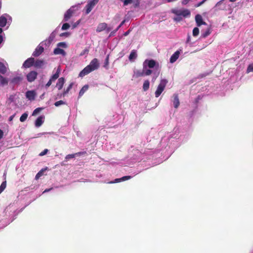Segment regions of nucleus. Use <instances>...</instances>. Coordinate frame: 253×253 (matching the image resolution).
<instances>
[{"label": "nucleus", "instance_id": "obj_1", "mask_svg": "<svg viewBox=\"0 0 253 253\" xmlns=\"http://www.w3.org/2000/svg\"><path fill=\"white\" fill-rule=\"evenodd\" d=\"M179 129L175 127L172 132H168L163 137H162L158 147L148 148L147 151H145L142 153L138 150L134 152L133 156L126 160V166H129L133 165L136 162H139L141 160L146 159H150V155H154L156 151H160L163 149H166L167 151L169 149H170V152L173 151L177 147L175 144L176 140L179 138Z\"/></svg>", "mask_w": 253, "mask_h": 253}, {"label": "nucleus", "instance_id": "obj_2", "mask_svg": "<svg viewBox=\"0 0 253 253\" xmlns=\"http://www.w3.org/2000/svg\"><path fill=\"white\" fill-rule=\"evenodd\" d=\"M99 67V63L97 59L94 58L89 64L86 66L79 74V77H83L90 72L96 70Z\"/></svg>", "mask_w": 253, "mask_h": 253}, {"label": "nucleus", "instance_id": "obj_3", "mask_svg": "<svg viewBox=\"0 0 253 253\" xmlns=\"http://www.w3.org/2000/svg\"><path fill=\"white\" fill-rule=\"evenodd\" d=\"M12 21V17L7 13H4L0 16V27H5L7 29Z\"/></svg>", "mask_w": 253, "mask_h": 253}, {"label": "nucleus", "instance_id": "obj_4", "mask_svg": "<svg viewBox=\"0 0 253 253\" xmlns=\"http://www.w3.org/2000/svg\"><path fill=\"white\" fill-rule=\"evenodd\" d=\"M80 4L72 6L68 9L64 13V17L62 22H67L72 16L73 14L75 11L78 10Z\"/></svg>", "mask_w": 253, "mask_h": 253}, {"label": "nucleus", "instance_id": "obj_5", "mask_svg": "<svg viewBox=\"0 0 253 253\" xmlns=\"http://www.w3.org/2000/svg\"><path fill=\"white\" fill-rule=\"evenodd\" d=\"M143 66L146 70H151L154 68L159 67V63L152 59H146L143 63Z\"/></svg>", "mask_w": 253, "mask_h": 253}, {"label": "nucleus", "instance_id": "obj_6", "mask_svg": "<svg viewBox=\"0 0 253 253\" xmlns=\"http://www.w3.org/2000/svg\"><path fill=\"white\" fill-rule=\"evenodd\" d=\"M167 83L168 81L165 79H162L161 80L160 83L158 85L155 93V96L156 97H158L161 94L162 92L164 91Z\"/></svg>", "mask_w": 253, "mask_h": 253}, {"label": "nucleus", "instance_id": "obj_7", "mask_svg": "<svg viewBox=\"0 0 253 253\" xmlns=\"http://www.w3.org/2000/svg\"><path fill=\"white\" fill-rule=\"evenodd\" d=\"M152 73V70H146L143 67L142 70H137L134 72V76L136 78H138L145 76H149L151 75Z\"/></svg>", "mask_w": 253, "mask_h": 253}, {"label": "nucleus", "instance_id": "obj_8", "mask_svg": "<svg viewBox=\"0 0 253 253\" xmlns=\"http://www.w3.org/2000/svg\"><path fill=\"white\" fill-rule=\"evenodd\" d=\"M172 12L177 16H182L184 17H186L190 15V12L187 9H173Z\"/></svg>", "mask_w": 253, "mask_h": 253}, {"label": "nucleus", "instance_id": "obj_9", "mask_svg": "<svg viewBox=\"0 0 253 253\" xmlns=\"http://www.w3.org/2000/svg\"><path fill=\"white\" fill-rule=\"evenodd\" d=\"M43 45V42H41L36 48L35 51L32 53V55L34 57H38L40 56L44 51Z\"/></svg>", "mask_w": 253, "mask_h": 253}, {"label": "nucleus", "instance_id": "obj_10", "mask_svg": "<svg viewBox=\"0 0 253 253\" xmlns=\"http://www.w3.org/2000/svg\"><path fill=\"white\" fill-rule=\"evenodd\" d=\"M60 72V70L58 68L56 73L54 74L53 75L51 76L50 79L48 81V82L46 83V84L45 85V88H48L50 86L52 83L54 81H55L56 80H57L59 76V73Z\"/></svg>", "mask_w": 253, "mask_h": 253}, {"label": "nucleus", "instance_id": "obj_11", "mask_svg": "<svg viewBox=\"0 0 253 253\" xmlns=\"http://www.w3.org/2000/svg\"><path fill=\"white\" fill-rule=\"evenodd\" d=\"M99 0H90L88 1L86 5L85 13L88 14L92 9L93 7L97 3Z\"/></svg>", "mask_w": 253, "mask_h": 253}, {"label": "nucleus", "instance_id": "obj_12", "mask_svg": "<svg viewBox=\"0 0 253 253\" xmlns=\"http://www.w3.org/2000/svg\"><path fill=\"white\" fill-rule=\"evenodd\" d=\"M38 76V73L35 71L30 72L26 76V78L29 82H32L35 80Z\"/></svg>", "mask_w": 253, "mask_h": 253}, {"label": "nucleus", "instance_id": "obj_13", "mask_svg": "<svg viewBox=\"0 0 253 253\" xmlns=\"http://www.w3.org/2000/svg\"><path fill=\"white\" fill-rule=\"evenodd\" d=\"M34 61L35 59L33 57H30L24 62L22 67L24 68H30L34 65Z\"/></svg>", "mask_w": 253, "mask_h": 253}, {"label": "nucleus", "instance_id": "obj_14", "mask_svg": "<svg viewBox=\"0 0 253 253\" xmlns=\"http://www.w3.org/2000/svg\"><path fill=\"white\" fill-rule=\"evenodd\" d=\"M22 80L23 77L22 76H17L10 80V84L13 85H19Z\"/></svg>", "mask_w": 253, "mask_h": 253}, {"label": "nucleus", "instance_id": "obj_15", "mask_svg": "<svg viewBox=\"0 0 253 253\" xmlns=\"http://www.w3.org/2000/svg\"><path fill=\"white\" fill-rule=\"evenodd\" d=\"M132 177H133L132 176H130V175L124 176L122 177L121 178H116L113 181H111L109 182L108 183H110V184L118 183V182H120L122 181H124L126 180H129V179H131Z\"/></svg>", "mask_w": 253, "mask_h": 253}, {"label": "nucleus", "instance_id": "obj_16", "mask_svg": "<svg viewBox=\"0 0 253 253\" xmlns=\"http://www.w3.org/2000/svg\"><path fill=\"white\" fill-rule=\"evenodd\" d=\"M195 21L198 27L202 25H207V23L203 21V17L200 14H197L195 16Z\"/></svg>", "mask_w": 253, "mask_h": 253}, {"label": "nucleus", "instance_id": "obj_17", "mask_svg": "<svg viewBox=\"0 0 253 253\" xmlns=\"http://www.w3.org/2000/svg\"><path fill=\"white\" fill-rule=\"evenodd\" d=\"M36 93L34 90H28L26 92V98L30 101L35 100Z\"/></svg>", "mask_w": 253, "mask_h": 253}, {"label": "nucleus", "instance_id": "obj_18", "mask_svg": "<svg viewBox=\"0 0 253 253\" xmlns=\"http://www.w3.org/2000/svg\"><path fill=\"white\" fill-rule=\"evenodd\" d=\"M180 51L181 50H177L173 54H172V55L170 57V63H173L177 60L180 54Z\"/></svg>", "mask_w": 253, "mask_h": 253}, {"label": "nucleus", "instance_id": "obj_19", "mask_svg": "<svg viewBox=\"0 0 253 253\" xmlns=\"http://www.w3.org/2000/svg\"><path fill=\"white\" fill-rule=\"evenodd\" d=\"M44 116L38 117L35 121V125L37 127H40L44 122Z\"/></svg>", "mask_w": 253, "mask_h": 253}, {"label": "nucleus", "instance_id": "obj_20", "mask_svg": "<svg viewBox=\"0 0 253 253\" xmlns=\"http://www.w3.org/2000/svg\"><path fill=\"white\" fill-rule=\"evenodd\" d=\"M85 153V152H80L78 153H76L75 154H68L65 157V160L67 161L68 160L75 158L76 157L80 156L82 154Z\"/></svg>", "mask_w": 253, "mask_h": 253}, {"label": "nucleus", "instance_id": "obj_21", "mask_svg": "<svg viewBox=\"0 0 253 253\" xmlns=\"http://www.w3.org/2000/svg\"><path fill=\"white\" fill-rule=\"evenodd\" d=\"M60 28V25L58 26L56 29L50 34L48 38V40L50 41L51 42L54 39L56 34L57 33L59 29Z\"/></svg>", "mask_w": 253, "mask_h": 253}, {"label": "nucleus", "instance_id": "obj_22", "mask_svg": "<svg viewBox=\"0 0 253 253\" xmlns=\"http://www.w3.org/2000/svg\"><path fill=\"white\" fill-rule=\"evenodd\" d=\"M65 79L63 77L58 79L56 86L59 90L62 88L65 83Z\"/></svg>", "mask_w": 253, "mask_h": 253}, {"label": "nucleus", "instance_id": "obj_23", "mask_svg": "<svg viewBox=\"0 0 253 253\" xmlns=\"http://www.w3.org/2000/svg\"><path fill=\"white\" fill-rule=\"evenodd\" d=\"M137 57V51L136 50L133 49L131 51L129 55L128 59L130 61L133 62Z\"/></svg>", "mask_w": 253, "mask_h": 253}, {"label": "nucleus", "instance_id": "obj_24", "mask_svg": "<svg viewBox=\"0 0 253 253\" xmlns=\"http://www.w3.org/2000/svg\"><path fill=\"white\" fill-rule=\"evenodd\" d=\"M107 27V25L105 23H101L98 24L97 29L96 32L98 33L101 32L104 30H105Z\"/></svg>", "mask_w": 253, "mask_h": 253}, {"label": "nucleus", "instance_id": "obj_25", "mask_svg": "<svg viewBox=\"0 0 253 253\" xmlns=\"http://www.w3.org/2000/svg\"><path fill=\"white\" fill-rule=\"evenodd\" d=\"M173 100L172 101L173 106L175 108H177L179 105V101L178 95L174 94L173 95Z\"/></svg>", "mask_w": 253, "mask_h": 253}, {"label": "nucleus", "instance_id": "obj_26", "mask_svg": "<svg viewBox=\"0 0 253 253\" xmlns=\"http://www.w3.org/2000/svg\"><path fill=\"white\" fill-rule=\"evenodd\" d=\"M53 53L54 54H61L63 56L66 55V52L62 49L59 47L55 48L53 50Z\"/></svg>", "mask_w": 253, "mask_h": 253}, {"label": "nucleus", "instance_id": "obj_27", "mask_svg": "<svg viewBox=\"0 0 253 253\" xmlns=\"http://www.w3.org/2000/svg\"><path fill=\"white\" fill-rule=\"evenodd\" d=\"M8 83V80L0 75V85L4 86Z\"/></svg>", "mask_w": 253, "mask_h": 253}, {"label": "nucleus", "instance_id": "obj_28", "mask_svg": "<svg viewBox=\"0 0 253 253\" xmlns=\"http://www.w3.org/2000/svg\"><path fill=\"white\" fill-rule=\"evenodd\" d=\"M44 61L43 60L38 59L36 61H34V66L37 68H40L43 66Z\"/></svg>", "mask_w": 253, "mask_h": 253}, {"label": "nucleus", "instance_id": "obj_29", "mask_svg": "<svg viewBox=\"0 0 253 253\" xmlns=\"http://www.w3.org/2000/svg\"><path fill=\"white\" fill-rule=\"evenodd\" d=\"M88 85L87 84L84 85L80 90L79 93V97H81L83 95L84 92L88 89Z\"/></svg>", "mask_w": 253, "mask_h": 253}, {"label": "nucleus", "instance_id": "obj_30", "mask_svg": "<svg viewBox=\"0 0 253 253\" xmlns=\"http://www.w3.org/2000/svg\"><path fill=\"white\" fill-rule=\"evenodd\" d=\"M6 72V68L4 64L0 61V73L5 74Z\"/></svg>", "mask_w": 253, "mask_h": 253}, {"label": "nucleus", "instance_id": "obj_31", "mask_svg": "<svg viewBox=\"0 0 253 253\" xmlns=\"http://www.w3.org/2000/svg\"><path fill=\"white\" fill-rule=\"evenodd\" d=\"M211 33L210 29H207L206 31H201V37L202 38H206Z\"/></svg>", "mask_w": 253, "mask_h": 253}, {"label": "nucleus", "instance_id": "obj_32", "mask_svg": "<svg viewBox=\"0 0 253 253\" xmlns=\"http://www.w3.org/2000/svg\"><path fill=\"white\" fill-rule=\"evenodd\" d=\"M150 85V82L148 80H145L143 84V89L144 91L148 90Z\"/></svg>", "mask_w": 253, "mask_h": 253}, {"label": "nucleus", "instance_id": "obj_33", "mask_svg": "<svg viewBox=\"0 0 253 253\" xmlns=\"http://www.w3.org/2000/svg\"><path fill=\"white\" fill-rule=\"evenodd\" d=\"M126 22V19H124L123 20L120 25L117 27V28L114 30L113 32H112L110 34V36L113 35L114 33H115L117 31L119 30V29Z\"/></svg>", "mask_w": 253, "mask_h": 253}, {"label": "nucleus", "instance_id": "obj_34", "mask_svg": "<svg viewBox=\"0 0 253 253\" xmlns=\"http://www.w3.org/2000/svg\"><path fill=\"white\" fill-rule=\"evenodd\" d=\"M73 84V83H71L70 84L67 88L63 92V96H64L66 94H67L69 92L70 89L72 88Z\"/></svg>", "mask_w": 253, "mask_h": 253}, {"label": "nucleus", "instance_id": "obj_35", "mask_svg": "<svg viewBox=\"0 0 253 253\" xmlns=\"http://www.w3.org/2000/svg\"><path fill=\"white\" fill-rule=\"evenodd\" d=\"M65 23H63L61 27V30L62 31H65L68 30L70 27V25L69 23L64 22Z\"/></svg>", "mask_w": 253, "mask_h": 253}, {"label": "nucleus", "instance_id": "obj_36", "mask_svg": "<svg viewBox=\"0 0 253 253\" xmlns=\"http://www.w3.org/2000/svg\"><path fill=\"white\" fill-rule=\"evenodd\" d=\"M123 3V6H127L128 4H131L133 2V0H119Z\"/></svg>", "mask_w": 253, "mask_h": 253}, {"label": "nucleus", "instance_id": "obj_37", "mask_svg": "<svg viewBox=\"0 0 253 253\" xmlns=\"http://www.w3.org/2000/svg\"><path fill=\"white\" fill-rule=\"evenodd\" d=\"M28 116V114L27 112L23 113L20 118V121L21 122H24L26 121Z\"/></svg>", "mask_w": 253, "mask_h": 253}, {"label": "nucleus", "instance_id": "obj_38", "mask_svg": "<svg viewBox=\"0 0 253 253\" xmlns=\"http://www.w3.org/2000/svg\"><path fill=\"white\" fill-rule=\"evenodd\" d=\"M6 186V181L5 180L3 181L0 185V194L2 193L5 189Z\"/></svg>", "mask_w": 253, "mask_h": 253}, {"label": "nucleus", "instance_id": "obj_39", "mask_svg": "<svg viewBox=\"0 0 253 253\" xmlns=\"http://www.w3.org/2000/svg\"><path fill=\"white\" fill-rule=\"evenodd\" d=\"M42 110V108L38 107L35 109L33 112L32 115L36 116Z\"/></svg>", "mask_w": 253, "mask_h": 253}, {"label": "nucleus", "instance_id": "obj_40", "mask_svg": "<svg viewBox=\"0 0 253 253\" xmlns=\"http://www.w3.org/2000/svg\"><path fill=\"white\" fill-rule=\"evenodd\" d=\"M199 29L198 27H195L193 30V36L196 37L199 35Z\"/></svg>", "mask_w": 253, "mask_h": 253}, {"label": "nucleus", "instance_id": "obj_41", "mask_svg": "<svg viewBox=\"0 0 253 253\" xmlns=\"http://www.w3.org/2000/svg\"><path fill=\"white\" fill-rule=\"evenodd\" d=\"M65 104H66V102L65 101H64L63 100H59V101L55 102L54 103V105L56 107H59V106H60L61 105H64Z\"/></svg>", "mask_w": 253, "mask_h": 253}, {"label": "nucleus", "instance_id": "obj_42", "mask_svg": "<svg viewBox=\"0 0 253 253\" xmlns=\"http://www.w3.org/2000/svg\"><path fill=\"white\" fill-rule=\"evenodd\" d=\"M67 46V44L65 42H60L58 43L57 44V47H63V48H66Z\"/></svg>", "mask_w": 253, "mask_h": 253}, {"label": "nucleus", "instance_id": "obj_43", "mask_svg": "<svg viewBox=\"0 0 253 253\" xmlns=\"http://www.w3.org/2000/svg\"><path fill=\"white\" fill-rule=\"evenodd\" d=\"M15 95L14 94H12L9 96L8 97V101L10 103L13 102L15 101Z\"/></svg>", "mask_w": 253, "mask_h": 253}, {"label": "nucleus", "instance_id": "obj_44", "mask_svg": "<svg viewBox=\"0 0 253 253\" xmlns=\"http://www.w3.org/2000/svg\"><path fill=\"white\" fill-rule=\"evenodd\" d=\"M70 35V33L69 32H66L61 33L59 35V36L60 37H69Z\"/></svg>", "mask_w": 253, "mask_h": 253}, {"label": "nucleus", "instance_id": "obj_45", "mask_svg": "<svg viewBox=\"0 0 253 253\" xmlns=\"http://www.w3.org/2000/svg\"><path fill=\"white\" fill-rule=\"evenodd\" d=\"M253 72V64H250L248 66V67L247 68V73H250V72Z\"/></svg>", "mask_w": 253, "mask_h": 253}, {"label": "nucleus", "instance_id": "obj_46", "mask_svg": "<svg viewBox=\"0 0 253 253\" xmlns=\"http://www.w3.org/2000/svg\"><path fill=\"white\" fill-rule=\"evenodd\" d=\"M80 22H81V20H79L77 21H76V22L74 23L72 26V29H74L76 28L80 24Z\"/></svg>", "mask_w": 253, "mask_h": 253}, {"label": "nucleus", "instance_id": "obj_47", "mask_svg": "<svg viewBox=\"0 0 253 253\" xmlns=\"http://www.w3.org/2000/svg\"><path fill=\"white\" fill-rule=\"evenodd\" d=\"M42 42H43V45H45V46H49L51 42L50 41H49L48 39H46V40H45L44 41H43Z\"/></svg>", "mask_w": 253, "mask_h": 253}, {"label": "nucleus", "instance_id": "obj_48", "mask_svg": "<svg viewBox=\"0 0 253 253\" xmlns=\"http://www.w3.org/2000/svg\"><path fill=\"white\" fill-rule=\"evenodd\" d=\"M133 6L135 8L138 7L139 6V0H133Z\"/></svg>", "mask_w": 253, "mask_h": 253}, {"label": "nucleus", "instance_id": "obj_49", "mask_svg": "<svg viewBox=\"0 0 253 253\" xmlns=\"http://www.w3.org/2000/svg\"><path fill=\"white\" fill-rule=\"evenodd\" d=\"M42 174V170L40 171L36 175L35 179H39Z\"/></svg>", "mask_w": 253, "mask_h": 253}, {"label": "nucleus", "instance_id": "obj_50", "mask_svg": "<svg viewBox=\"0 0 253 253\" xmlns=\"http://www.w3.org/2000/svg\"><path fill=\"white\" fill-rule=\"evenodd\" d=\"M53 132H44L39 133L37 134V137H40V136H41L42 135L45 134H53Z\"/></svg>", "mask_w": 253, "mask_h": 253}, {"label": "nucleus", "instance_id": "obj_51", "mask_svg": "<svg viewBox=\"0 0 253 253\" xmlns=\"http://www.w3.org/2000/svg\"><path fill=\"white\" fill-rule=\"evenodd\" d=\"M48 149H44L43 151H42L40 154V156H44L45 155H46L47 154V153L48 152Z\"/></svg>", "mask_w": 253, "mask_h": 253}, {"label": "nucleus", "instance_id": "obj_52", "mask_svg": "<svg viewBox=\"0 0 253 253\" xmlns=\"http://www.w3.org/2000/svg\"><path fill=\"white\" fill-rule=\"evenodd\" d=\"M109 64V55H108L105 60L104 67H106Z\"/></svg>", "mask_w": 253, "mask_h": 253}, {"label": "nucleus", "instance_id": "obj_53", "mask_svg": "<svg viewBox=\"0 0 253 253\" xmlns=\"http://www.w3.org/2000/svg\"><path fill=\"white\" fill-rule=\"evenodd\" d=\"M224 0H221L219 1H218V2H217L216 4H215V7H218V6H219L220 5L222 4V3L224 1Z\"/></svg>", "mask_w": 253, "mask_h": 253}, {"label": "nucleus", "instance_id": "obj_54", "mask_svg": "<svg viewBox=\"0 0 253 253\" xmlns=\"http://www.w3.org/2000/svg\"><path fill=\"white\" fill-rule=\"evenodd\" d=\"M207 0H203L202 1H201V2L198 3L197 4H196V7H199L201 5H202Z\"/></svg>", "mask_w": 253, "mask_h": 253}, {"label": "nucleus", "instance_id": "obj_55", "mask_svg": "<svg viewBox=\"0 0 253 253\" xmlns=\"http://www.w3.org/2000/svg\"><path fill=\"white\" fill-rule=\"evenodd\" d=\"M88 50L87 49H84V50H83L80 54V55L81 56H83V55H84L85 53H88Z\"/></svg>", "mask_w": 253, "mask_h": 253}, {"label": "nucleus", "instance_id": "obj_56", "mask_svg": "<svg viewBox=\"0 0 253 253\" xmlns=\"http://www.w3.org/2000/svg\"><path fill=\"white\" fill-rule=\"evenodd\" d=\"M130 31H131V30L129 29L128 30H127V31H126V32L124 33V36L125 37L128 36L129 34Z\"/></svg>", "mask_w": 253, "mask_h": 253}, {"label": "nucleus", "instance_id": "obj_57", "mask_svg": "<svg viewBox=\"0 0 253 253\" xmlns=\"http://www.w3.org/2000/svg\"><path fill=\"white\" fill-rule=\"evenodd\" d=\"M190 0H182V4L183 5H186L187 4Z\"/></svg>", "mask_w": 253, "mask_h": 253}, {"label": "nucleus", "instance_id": "obj_58", "mask_svg": "<svg viewBox=\"0 0 253 253\" xmlns=\"http://www.w3.org/2000/svg\"><path fill=\"white\" fill-rule=\"evenodd\" d=\"M52 189V188L46 189H45V190L43 191V192H42V194L48 192L50 191Z\"/></svg>", "mask_w": 253, "mask_h": 253}, {"label": "nucleus", "instance_id": "obj_59", "mask_svg": "<svg viewBox=\"0 0 253 253\" xmlns=\"http://www.w3.org/2000/svg\"><path fill=\"white\" fill-rule=\"evenodd\" d=\"M120 18L119 14H116L114 17V20H118Z\"/></svg>", "mask_w": 253, "mask_h": 253}, {"label": "nucleus", "instance_id": "obj_60", "mask_svg": "<svg viewBox=\"0 0 253 253\" xmlns=\"http://www.w3.org/2000/svg\"><path fill=\"white\" fill-rule=\"evenodd\" d=\"M3 136V132L0 129V139H1Z\"/></svg>", "mask_w": 253, "mask_h": 253}, {"label": "nucleus", "instance_id": "obj_61", "mask_svg": "<svg viewBox=\"0 0 253 253\" xmlns=\"http://www.w3.org/2000/svg\"><path fill=\"white\" fill-rule=\"evenodd\" d=\"M14 117H15V114L12 115L11 116H10L9 119H8L9 121H12L13 120V118H14Z\"/></svg>", "mask_w": 253, "mask_h": 253}, {"label": "nucleus", "instance_id": "obj_62", "mask_svg": "<svg viewBox=\"0 0 253 253\" xmlns=\"http://www.w3.org/2000/svg\"><path fill=\"white\" fill-rule=\"evenodd\" d=\"M174 20L176 21H179L181 20L180 16H177L176 17L174 18Z\"/></svg>", "mask_w": 253, "mask_h": 253}, {"label": "nucleus", "instance_id": "obj_63", "mask_svg": "<svg viewBox=\"0 0 253 253\" xmlns=\"http://www.w3.org/2000/svg\"><path fill=\"white\" fill-rule=\"evenodd\" d=\"M3 37L1 35H0V44L3 42Z\"/></svg>", "mask_w": 253, "mask_h": 253}, {"label": "nucleus", "instance_id": "obj_64", "mask_svg": "<svg viewBox=\"0 0 253 253\" xmlns=\"http://www.w3.org/2000/svg\"><path fill=\"white\" fill-rule=\"evenodd\" d=\"M191 37L190 36H188V37L186 40V42L188 43L190 41Z\"/></svg>", "mask_w": 253, "mask_h": 253}]
</instances>
